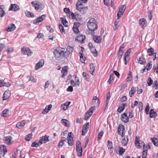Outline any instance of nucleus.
Segmentation results:
<instances>
[{"label": "nucleus", "mask_w": 158, "mask_h": 158, "mask_svg": "<svg viewBox=\"0 0 158 158\" xmlns=\"http://www.w3.org/2000/svg\"><path fill=\"white\" fill-rule=\"evenodd\" d=\"M114 74L113 73L111 74L110 75L109 77V79L108 81V83L109 84H110L111 83L112 81L113 80V77H114Z\"/></svg>", "instance_id": "8fccbe9b"}, {"label": "nucleus", "mask_w": 158, "mask_h": 158, "mask_svg": "<svg viewBox=\"0 0 158 158\" xmlns=\"http://www.w3.org/2000/svg\"><path fill=\"white\" fill-rule=\"evenodd\" d=\"M139 110L140 111H141L143 109V105L142 103L141 102H139Z\"/></svg>", "instance_id": "69168bd1"}, {"label": "nucleus", "mask_w": 158, "mask_h": 158, "mask_svg": "<svg viewBox=\"0 0 158 158\" xmlns=\"http://www.w3.org/2000/svg\"><path fill=\"white\" fill-rule=\"evenodd\" d=\"M59 27L60 30V32L63 34H64L65 33V30L63 26L60 24H59Z\"/></svg>", "instance_id": "49530a36"}, {"label": "nucleus", "mask_w": 158, "mask_h": 158, "mask_svg": "<svg viewBox=\"0 0 158 158\" xmlns=\"http://www.w3.org/2000/svg\"><path fill=\"white\" fill-rule=\"evenodd\" d=\"M73 133L72 132L69 133L67 137V140L69 146L72 145L73 143Z\"/></svg>", "instance_id": "423d86ee"}, {"label": "nucleus", "mask_w": 158, "mask_h": 158, "mask_svg": "<svg viewBox=\"0 0 158 158\" xmlns=\"http://www.w3.org/2000/svg\"><path fill=\"white\" fill-rule=\"evenodd\" d=\"M73 50V47L70 46L67 47L66 51H65V55L66 56V58H67L69 55L72 53Z\"/></svg>", "instance_id": "4468645a"}, {"label": "nucleus", "mask_w": 158, "mask_h": 158, "mask_svg": "<svg viewBox=\"0 0 158 158\" xmlns=\"http://www.w3.org/2000/svg\"><path fill=\"white\" fill-rule=\"evenodd\" d=\"M78 142H77L76 143V152H77V156H79V147Z\"/></svg>", "instance_id": "e2e57ef3"}, {"label": "nucleus", "mask_w": 158, "mask_h": 158, "mask_svg": "<svg viewBox=\"0 0 158 158\" xmlns=\"http://www.w3.org/2000/svg\"><path fill=\"white\" fill-rule=\"evenodd\" d=\"M26 79L28 80V81H31L33 83L36 81V79L31 76H27Z\"/></svg>", "instance_id": "c9c22d12"}, {"label": "nucleus", "mask_w": 158, "mask_h": 158, "mask_svg": "<svg viewBox=\"0 0 158 158\" xmlns=\"http://www.w3.org/2000/svg\"><path fill=\"white\" fill-rule=\"evenodd\" d=\"M121 119L124 123L128 122H129V118L127 116V114L126 113H123L121 116Z\"/></svg>", "instance_id": "1a4fd4ad"}, {"label": "nucleus", "mask_w": 158, "mask_h": 158, "mask_svg": "<svg viewBox=\"0 0 158 158\" xmlns=\"http://www.w3.org/2000/svg\"><path fill=\"white\" fill-rule=\"evenodd\" d=\"M78 23H74L73 27L72 28L74 33L75 35H77L79 33V30L78 29Z\"/></svg>", "instance_id": "9b49d317"}, {"label": "nucleus", "mask_w": 158, "mask_h": 158, "mask_svg": "<svg viewBox=\"0 0 158 158\" xmlns=\"http://www.w3.org/2000/svg\"><path fill=\"white\" fill-rule=\"evenodd\" d=\"M108 144L107 146L108 149H114V148L113 146V144L111 142H110V141L108 140L107 141Z\"/></svg>", "instance_id": "09e8293b"}, {"label": "nucleus", "mask_w": 158, "mask_h": 158, "mask_svg": "<svg viewBox=\"0 0 158 158\" xmlns=\"http://www.w3.org/2000/svg\"><path fill=\"white\" fill-rule=\"evenodd\" d=\"M22 53L24 55H27L28 56H31L33 53L30 48L27 47H23L21 49Z\"/></svg>", "instance_id": "39448f33"}, {"label": "nucleus", "mask_w": 158, "mask_h": 158, "mask_svg": "<svg viewBox=\"0 0 158 158\" xmlns=\"http://www.w3.org/2000/svg\"><path fill=\"white\" fill-rule=\"evenodd\" d=\"M152 61H150L146 65L147 70H149L152 68Z\"/></svg>", "instance_id": "de8ad7c7"}, {"label": "nucleus", "mask_w": 158, "mask_h": 158, "mask_svg": "<svg viewBox=\"0 0 158 158\" xmlns=\"http://www.w3.org/2000/svg\"><path fill=\"white\" fill-rule=\"evenodd\" d=\"M154 49L152 48H148L147 50V52L148 54V55L149 56L152 55L153 56H154L153 60L154 61L156 59V53H154Z\"/></svg>", "instance_id": "f8f14e48"}, {"label": "nucleus", "mask_w": 158, "mask_h": 158, "mask_svg": "<svg viewBox=\"0 0 158 158\" xmlns=\"http://www.w3.org/2000/svg\"><path fill=\"white\" fill-rule=\"evenodd\" d=\"M150 117L151 118H155L157 116V113L154 111V110L151 109L149 113Z\"/></svg>", "instance_id": "c756f323"}, {"label": "nucleus", "mask_w": 158, "mask_h": 158, "mask_svg": "<svg viewBox=\"0 0 158 158\" xmlns=\"http://www.w3.org/2000/svg\"><path fill=\"white\" fill-rule=\"evenodd\" d=\"M127 100V97L125 96H124L120 98V101L121 102H123L126 101Z\"/></svg>", "instance_id": "680f3d73"}, {"label": "nucleus", "mask_w": 158, "mask_h": 158, "mask_svg": "<svg viewBox=\"0 0 158 158\" xmlns=\"http://www.w3.org/2000/svg\"><path fill=\"white\" fill-rule=\"evenodd\" d=\"M128 141V139L127 137H125L122 139L121 142L122 144L124 146H126Z\"/></svg>", "instance_id": "58836bf2"}, {"label": "nucleus", "mask_w": 158, "mask_h": 158, "mask_svg": "<svg viewBox=\"0 0 158 158\" xmlns=\"http://www.w3.org/2000/svg\"><path fill=\"white\" fill-rule=\"evenodd\" d=\"M78 80H77V81H76L75 83L74 81L72 80L71 81V84L73 86L75 85H79V82H78Z\"/></svg>", "instance_id": "5fc2aeb1"}, {"label": "nucleus", "mask_w": 158, "mask_h": 158, "mask_svg": "<svg viewBox=\"0 0 158 158\" xmlns=\"http://www.w3.org/2000/svg\"><path fill=\"white\" fill-rule=\"evenodd\" d=\"M115 150L117 153L118 152L119 155H122L125 152V149L119 146H116L115 148Z\"/></svg>", "instance_id": "9d476101"}, {"label": "nucleus", "mask_w": 158, "mask_h": 158, "mask_svg": "<svg viewBox=\"0 0 158 158\" xmlns=\"http://www.w3.org/2000/svg\"><path fill=\"white\" fill-rule=\"evenodd\" d=\"M25 14L28 17H33L34 16V14L31 12L26 11L25 12Z\"/></svg>", "instance_id": "37998d69"}, {"label": "nucleus", "mask_w": 158, "mask_h": 158, "mask_svg": "<svg viewBox=\"0 0 158 158\" xmlns=\"http://www.w3.org/2000/svg\"><path fill=\"white\" fill-rule=\"evenodd\" d=\"M147 151L144 150L142 152V158H146L147 155Z\"/></svg>", "instance_id": "13d9d810"}, {"label": "nucleus", "mask_w": 158, "mask_h": 158, "mask_svg": "<svg viewBox=\"0 0 158 158\" xmlns=\"http://www.w3.org/2000/svg\"><path fill=\"white\" fill-rule=\"evenodd\" d=\"M16 28V27L15 26V25L13 24H10L7 29V31H12L14 30Z\"/></svg>", "instance_id": "c85d7f7f"}, {"label": "nucleus", "mask_w": 158, "mask_h": 158, "mask_svg": "<svg viewBox=\"0 0 158 158\" xmlns=\"http://www.w3.org/2000/svg\"><path fill=\"white\" fill-rule=\"evenodd\" d=\"M89 126V123L88 122L84 125L82 130V135H84L87 132Z\"/></svg>", "instance_id": "6e6552de"}, {"label": "nucleus", "mask_w": 158, "mask_h": 158, "mask_svg": "<svg viewBox=\"0 0 158 158\" xmlns=\"http://www.w3.org/2000/svg\"><path fill=\"white\" fill-rule=\"evenodd\" d=\"M126 6L125 5L122 6L119 9L117 13L118 19H119L123 14L126 8Z\"/></svg>", "instance_id": "0eeeda50"}, {"label": "nucleus", "mask_w": 158, "mask_h": 158, "mask_svg": "<svg viewBox=\"0 0 158 158\" xmlns=\"http://www.w3.org/2000/svg\"><path fill=\"white\" fill-rule=\"evenodd\" d=\"M64 11L66 14L69 12H70V10L68 8H65L64 9Z\"/></svg>", "instance_id": "774afa93"}, {"label": "nucleus", "mask_w": 158, "mask_h": 158, "mask_svg": "<svg viewBox=\"0 0 158 158\" xmlns=\"http://www.w3.org/2000/svg\"><path fill=\"white\" fill-rule=\"evenodd\" d=\"M104 134V132L102 131H100V132L99 133L98 135V140L99 141L101 138Z\"/></svg>", "instance_id": "3c124183"}, {"label": "nucleus", "mask_w": 158, "mask_h": 158, "mask_svg": "<svg viewBox=\"0 0 158 158\" xmlns=\"http://www.w3.org/2000/svg\"><path fill=\"white\" fill-rule=\"evenodd\" d=\"M131 52V49H129L127 50L126 52H125L124 55V56L127 57L128 56L130 55V54Z\"/></svg>", "instance_id": "4d7b16f0"}, {"label": "nucleus", "mask_w": 158, "mask_h": 158, "mask_svg": "<svg viewBox=\"0 0 158 158\" xmlns=\"http://www.w3.org/2000/svg\"><path fill=\"white\" fill-rule=\"evenodd\" d=\"M19 9L18 5L16 4H12L10 7V10L14 11H17Z\"/></svg>", "instance_id": "4be33fe9"}, {"label": "nucleus", "mask_w": 158, "mask_h": 158, "mask_svg": "<svg viewBox=\"0 0 158 158\" xmlns=\"http://www.w3.org/2000/svg\"><path fill=\"white\" fill-rule=\"evenodd\" d=\"M92 102H93L95 106H98L99 104V101L96 96H94L92 99Z\"/></svg>", "instance_id": "a878e982"}, {"label": "nucleus", "mask_w": 158, "mask_h": 158, "mask_svg": "<svg viewBox=\"0 0 158 158\" xmlns=\"http://www.w3.org/2000/svg\"><path fill=\"white\" fill-rule=\"evenodd\" d=\"M135 144L136 146L139 147H137L138 148H142L145 146L144 142L141 140H139V137L137 136L135 138Z\"/></svg>", "instance_id": "20e7f679"}, {"label": "nucleus", "mask_w": 158, "mask_h": 158, "mask_svg": "<svg viewBox=\"0 0 158 158\" xmlns=\"http://www.w3.org/2000/svg\"><path fill=\"white\" fill-rule=\"evenodd\" d=\"M52 106L51 104H50L48 106H47L45 108L44 110L42 112V113L43 114H46L48 113V111L51 110Z\"/></svg>", "instance_id": "bb28decb"}, {"label": "nucleus", "mask_w": 158, "mask_h": 158, "mask_svg": "<svg viewBox=\"0 0 158 158\" xmlns=\"http://www.w3.org/2000/svg\"><path fill=\"white\" fill-rule=\"evenodd\" d=\"M87 27L91 31L96 30L98 28L96 22L94 18L90 19L87 23Z\"/></svg>", "instance_id": "f03ea898"}, {"label": "nucleus", "mask_w": 158, "mask_h": 158, "mask_svg": "<svg viewBox=\"0 0 158 158\" xmlns=\"http://www.w3.org/2000/svg\"><path fill=\"white\" fill-rule=\"evenodd\" d=\"M16 86L18 87L19 89H22L24 88V85L23 84H19V83H16Z\"/></svg>", "instance_id": "bf43d9fd"}, {"label": "nucleus", "mask_w": 158, "mask_h": 158, "mask_svg": "<svg viewBox=\"0 0 158 158\" xmlns=\"http://www.w3.org/2000/svg\"><path fill=\"white\" fill-rule=\"evenodd\" d=\"M65 50L64 48L60 47L57 48L53 52L55 58L57 60H60L64 57L66 58V56L65 55Z\"/></svg>", "instance_id": "f257e3e1"}, {"label": "nucleus", "mask_w": 158, "mask_h": 158, "mask_svg": "<svg viewBox=\"0 0 158 158\" xmlns=\"http://www.w3.org/2000/svg\"><path fill=\"white\" fill-rule=\"evenodd\" d=\"M42 144L40 140H37L33 142L31 144V146L32 147H37L40 146Z\"/></svg>", "instance_id": "5701e85b"}, {"label": "nucleus", "mask_w": 158, "mask_h": 158, "mask_svg": "<svg viewBox=\"0 0 158 158\" xmlns=\"http://www.w3.org/2000/svg\"><path fill=\"white\" fill-rule=\"evenodd\" d=\"M124 128V127L123 126H120L119 125L118 130L119 134L122 135V136H123V130Z\"/></svg>", "instance_id": "cd10ccee"}, {"label": "nucleus", "mask_w": 158, "mask_h": 158, "mask_svg": "<svg viewBox=\"0 0 158 158\" xmlns=\"http://www.w3.org/2000/svg\"><path fill=\"white\" fill-rule=\"evenodd\" d=\"M73 87L71 86H70L67 88V90L68 91L71 92L73 91Z\"/></svg>", "instance_id": "338daca9"}, {"label": "nucleus", "mask_w": 158, "mask_h": 158, "mask_svg": "<svg viewBox=\"0 0 158 158\" xmlns=\"http://www.w3.org/2000/svg\"><path fill=\"white\" fill-rule=\"evenodd\" d=\"M123 52L122 51L119 50L118 53V55L117 58L119 60L121 58L123 54Z\"/></svg>", "instance_id": "603ef678"}, {"label": "nucleus", "mask_w": 158, "mask_h": 158, "mask_svg": "<svg viewBox=\"0 0 158 158\" xmlns=\"http://www.w3.org/2000/svg\"><path fill=\"white\" fill-rule=\"evenodd\" d=\"M25 124V121L23 120L21 122L18 123L16 124V126L19 128H21L22 127L24 126Z\"/></svg>", "instance_id": "2f4dec72"}, {"label": "nucleus", "mask_w": 158, "mask_h": 158, "mask_svg": "<svg viewBox=\"0 0 158 158\" xmlns=\"http://www.w3.org/2000/svg\"><path fill=\"white\" fill-rule=\"evenodd\" d=\"M94 107H91L85 113L84 119L86 120L89 118L93 114L94 111Z\"/></svg>", "instance_id": "7ed1b4c3"}, {"label": "nucleus", "mask_w": 158, "mask_h": 158, "mask_svg": "<svg viewBox=\"0 0 158 158\" xmlns=\"http://www.w3.org/2000/svg\"><path fill=\"white\" fill-rule=\"evenodd\" d=\"M89 66L90 72L92 75H93L95 68V66L93 63L91 64Z\"/></svg>", "instance_id": "7c9ffc66"}, {"label": "nucleus", "mask_w": 158, "mask_h": 158, "mask_svg": "<svg viewBox=\"0 0 158 158\" xmlns=\"http://www.w3.org/2000/svg\"><path fill=\"white\" fill-rule=\"evenodd\" d=\"M0 148L1 150L3 152L4 154L3 156H4L7 152L6 148L4 145H2Z\"/></svg>", "instance_id": "79ce46f5"}, {"label": "nucleus", "mask_w": 158, "mask_h": 158, "mask_svg": "<svg viewBox=\"0 0 158 158\" xmlns=\"http://www.w3.org/2000/svg\"><path fill=\"white\" fill-rule=\"evenodd\" d=\"M147 23L146 20L144 19H141L139 20V23L141 27L144 28L146 26V23Z\"/></svg>", "instance_id": "dca6fc26"}, {"label": "nucleus", "mask_w": 158, "mask_h": 158, "mask_svg": "<svg viewBox=\"0 0 158 158\" xmlns=\"http://www.w3.org/2000/svg\"><path fill=\"white\" fill-rule=\"evenodd\" d=\"M149 105L148 103L147 105H146V108H145V113L146 114H148L149 113Z\"/></svg>", "instance_id": "052dcab7"}, {"label": "nucleus", "mask_w": 158, "mask_h": 158, "mask_svg": "<svg viewBox=\"0 0 158 158\" xmlns=\"http://www.w3.org/2000/svg\"><path fill=\"white\" fill-rule=\"evenodd\" d=\"M5 14V12L2 9H0V16L2 17Z\"/></svg>", "instance_id": "0e129e2a"}, {"label": "nucleus", "mask_w": 158, "mask_h": 158, "mask_svg": "<svg viewBox=\"0 0 158 158\" xmlns=\"http://www.w3.org/2000/svg\"><path fill=\"white\" fill-rule=\"evenodd\" d=\"M49 136L45 135L42 136L41 137H40V140L41 142L42 143V144L43 143H45L47 142H49Z\"/></svg>", "instance_id": "f3484780"}, {"label": "nucleus", "mask_w": 158, "mask_h": 158, "mask_svg": "<svg viewBox=\"0 0 158 158\" xmlns=\"http://www.w3.org/2000/svg\"><path fill=\"white\" fill-rule=\"evenodd\" d=\"M10 112L8 110L5 109L2 113V115L3 117H7L10 115Z\"/></svg>", "instance_id": "473e14b6"}, {"label": "nucleus", "mask_w": 158, "mask_h": 158, "mask_svg": "<svg viewBox=\"0 0 158 158\" xmlns=\"http://www.w3.org/2000/svg\"><path fill=\"white\" fill-rule=\"evenodd\" d=\"M86 37L85 35H80V43L83 44L85 43Z\"/></svg>", "instance_id": "4c0bfd02"}, {"label": "nucleus", "mask_w": 158, "mask_h": 158, "mask_svg": "<svg viewBox=\"0 0 158 158\" xmlns=\"http://www.w3.org/2000/svg\"><path fill=\"white\" fill-rule=\"evenodd\" d=\"M132 78V72L131 71H129L127 77V81L128 82L131 81V79Z\"/></svg>", "instance_id": "a18cd8bd"}, {"label": "nucleus", "mask_w": 158, "mask_h": 158, "mask_svg": "<svg viewBox=\"0 0 158 158\" xmlns=\"http://www.w3.org/2000/svg\"><path fill=\"white\" fill-rule=\"evenodd\" d=\"M138 63L140 64L145 65L146 63V60L143 57H140L138 60Z\"/></svg>", "instance_id": "393cba45"}, {"label": "nucleus", "mask_w": 158, "mask_h": 158, "mask_svg": "<svg viewBox=\"0 0 158 158\" xmlns=\"http://www.w3.org/2000/svg\"><path fill=\"white\" fill-rule=\"evenodd\" d=\"M91 51L92 52L94 53V56H97L98 52L96 51L95 48L94 47L92 48H90Z\"/></svg>", "instance_id": "ea45409f"}, {"label": "nucleus", "mask_w": 158, "mask_h": 158, "mask_svg": "<svg viewBox=\"0 0 158 158\" xmlns=\"http://www.w3.org/2000/svg\"><path fill=\"white\" fill-rule=\"evenodd\" d=\"M31 3L32 4V6L34 7L36 10H42V9L40 7V5L36 2L34 1H32L31 2Z\"/></svg>", "instance_id": "6ab92c4d"}, {"label": "nucleus", "mask_w": 158, "mask_h": 158, "mask_svg": "<svg viewBox=\"0 0 158 158\" xmlns=\"http://www.w3.org/2000/svg\"><path fill=\"white\" fill-rule=\"evenodd\" d=\"M61 122L62 124L66 127H68V123L69 121L67 120L66 119H62L61 120Z\"/></svg>", "instance_id": "a19ab883"}, {"label": "nucleus", "mask_w": 158, "mask_h": 158, "mask_svg": "<svg viewBox=\"0 0 158 158\" xmlns=\"http://www.w3.org/2000/svg\"><path fill=\"white\" fill-rule=\"evenodd\" d=\"M136 91V88L134 87V86L132 87L131 90L130 91L129 93V94L131 97H132L134 95V93H135Z\"/></svg>", "instance_id": "f704fd0d"}, {"label": "nucleus", "mask_w": 158, "mask_h": 158, "mask_svg": "<svg viewBox=\"0 0 158 158\" xmlns=\"http://www.w3.org/2000/svg\"><path fill=\"white\" fill-rule=\"evenodd\" d=\"M10 96V92L9 90L6 91L4 94L3 96V100H6L8 99Z\"/></svg>", "instance_id": "a211bd4d"}, {"label": "nucleus", "mask_w": 158, "mask_h": 158, "mask_svg": "<svg viewBox=\"0 0 158 158\" xmlns=\"http://www.w3.org/2000/svg\"><path fill=\"white\" fill-rule=\"evenodd\" d=\"M126 105H127V104L123 103L121 106L118 107L117 110V111L119 113H121L124 110L125 107Z\"/></svg>", "instance_id": "e433bc0d"}, {"label": "nucleus", "mask_w": 158, "mask_h": 158, "mask_svg": "<svg viewBox=\"0 0 158 158\" xmlns=\"http://www.w3.org/2000/svg\"><path fill=\"white\" fill-rule=\"evenodd\" d=\"M5 143L8 145L11 144L12 143V138L10 136L5 137Z\"/></svg>", "instance_id": "412c9836"}, {"label": "nucleus", "mask_w": 158, "mask_h": 158, "mask_svg": "<svg viewBox=\"0 0 158 158\" xmlns=\"http://www.w3.org/2000/svg\"><path fill=\"white\" fill-rule=\"evenodd\" d=\"M45 15H42L41 16L38 18L34 21V23L35 24H38L40 22H41L45 18Z\"/></svg>", "instance_id": "ddd939ff"}, {"label": "nucleus", "mask_w": 158, "mask_h": 158, "mask_svg": "<svg viewBox=\"0 0 158 158\" xmlns=\"http://www.w3.org/2000/svg\"><path fill=\"white\" fill-rule=\"evenodd\" d=\"M153 83V81L150 77H148V81L147 82L148 84V86H150Z\"/></svg>", "instance_id": "6e6d98bb"}, {"label": "nucleus", "mask_w": 158, "mask_h": 158, "mask_svg": "<svg viewBox=\"0 0 158 158\" xmlns=\"http://www.w3.org/2000/svg\"><path fill=\"white\" fill-rule=\"evenodd\" d=\"M67 69L68 67L66 66L63 67L62 68V69L61 70V73H63L62 77H63L67 75L68 73Z\"/></svg>", "instance_id": "b1692460"}, {"label": "nucleus", "mask_w": 158, "mask_h": 158, "mask_svg": "<svg viewBox=\"0 0 158 158\" xmlns=\"http://www.w3.org/2000/svg\"><path fill=\"white\" fill-rule=\"evenodd\" d=\"M80 54L81 55L80 56V60L82 63H84L86 59V58L84 55L80 52Z\"/></svg>", "instance_id": "72a5a7b5"}, {"label": "nucleus", "mask_w": 158, "mask_h": 158, "mask_svg": "<svg viewBox=\"0 0 158 158\" xmlns=\"http://www.w3.org/2000/svg\"><path fill=\"white\" fill-rule=\"evenodd\" d=\"M32 135L31 134H28L26 137L25 139L26 141H29L32 138Z\"/></svg>", "instance_id": "864d4df0"}, {"label": "nucleus", "mask_w": 158, "mask_h": 158, "mask_svg": "<svg viewBox=\"0 0 158 158\" xmlns=\"http://www.w3.org/2000/svg\"><path fill=\"white\" fill-rule=\"evenodd\" d=\"M44 64V61L43 60H40L36 64L35 67V70H37L42 67Z\"/></svg>", "instance_id": "aec40b11"}, {"label": "nucleus", "mask_w": 158, "mask_h": 158, "mask_svg": "<svg viewBox=\"0 0 158 158\" xmlns=\"http://www.w3.org/2000/svg\"><path fill=\"white\" fill-rule=\"evenodd\" d=\"M153 144L156 146L158 147V141L157 139L154 138H151Z\"/></svg>", "instance_id": "c03bdc74"}, {"label": "nucleus", "mask_w": 158, "mask_h": 158, "mask_svg": "<svg viewBox=\"0 0 158 158\" xmlns=\"http://www.w3.org/2000/svg\"><path fill=\"white\" fill-rule=\"evenodd\" d=\"M95 33L93 32V33L92 34V36L93 38V40L94 41L97 43H99L101 41L102 38L101 36H95L94 35Z\"/></svg>", "instance_id": "2eb2a0df"}]
</instances>
